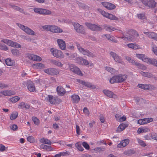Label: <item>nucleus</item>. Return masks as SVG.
Masks as SVG:
<instances>
[{
    "instance_id": "1",
    "label": "nucleus",
    "mask_w": 157,
    "mask_h": 157,
    "mask_svg": "<svg viewBox=\"0 0 157 157\" xmlns=\"http://www.w3.org/2000/svg\"><path fill=\"white\" fill-rule=\"evenodd\" d=\"M76 46L79 51L82 54L85 55L92 58L96 56L95 54L90 52L88 50L84 49L81 47L80 44L76 43Z\"/></svg>"
},
{
    "instance_id": "2",
    "label": "nucleus",
    "mask_w": 157,
    "mask_h": 157,
    "mask_svg": "<svg viewBox=\"0 0 157 157\" xmlns=\"http://www.w3.org/2000/svg\"><path fill=\"white\" fill-rule=\"evenodd\" d=\"M16 24L21 29L24 31L27 34L31 35H35L34 31L27 26L20 23H17Z\"/></svg>"
},
{
    "instance_id": "3",
    "label": "nucleus",
    "mask_w": 157,
    "mask_h": 157,
    "mask_svg": "<svg viewBox=\"0 0 157 157\" xmlns=\"http://www.w3.org/2000/svg\"><path fill=\"white\" fill-rule=\"evenodd\" d=\"M85 25L89 29L92 31H98L102 30V29L101 26L99 25H96L88 22L86 23Z\"/></svg>"
},
{
    "instance_id": "4",
    "label": "nucleus",
    "mask_w": 157,
    "mask_h": 157,
    "mask_svg": "<svg viewBox=\"0 0 157 157\" xmlns=\"http://www.w3.org/2000/svg\"><path fill=\"white\" fill-rule=\"evenodd\" d=\"M142 3L146 6L150 8L156 7V3L154 0H140Z\"/></svg>"
},
{
    "instance_id": "5",
    "label": "nucleus",
    "mask_w": 157,
    "mask_h": 157,
    "mask_svg": "<svg viewBox=\"0 0 157 157\" xmlns=\"http://www.w3.org/2000/svg\"><path fill=\"white\" fill-rule=\"evenodd\" d=\"M74 29L78 33L85 34L86 33L83 27L78 23H73Z\"/></svg>"
},
{
    "instance_id": "6",
    "label": "nucleus",
    "mask_w": 157,
    "mask_h": 157,
    "mask_svg": "<svg viewBox=\"0 0 157 157\" xmlns=\"http://www.w3.org/2000/svg\"><path fill=\"white\" fill-rule=\"evenodd\" d=\"M34 11L36 13L42 15H49L52 13L51 11L48 10L39 8H35Z\"/></svg>"
},
{
    "instance_id": "7",
    "label": "nucleus",
    "mask_w": 157,
    "mask_h": 157,
    "mask_svg": "<svg viewBox=\"0 0 157 157\" xmlns=\"http://www.w3.org/2000/svg\"><path fill=\"white\" fill-rule=\"evenodd\" d=\"M44 71L45 73L51 75H57L59 72L58 69L54 68L45 69L44 70Z\"/></svg>"
},
{
    "instance_id": "8",
    "label": "nucleus",
    "mask_w": 157,
    "mask_h": 157,
    "mask_svg": "<svg viewBox=\"0 0 157 157\" xmlns=\"http://www.w3.org/2000/svg\"><path fill=\"white\" fill-rule=\"evenodd\" d=\"M69 68L72 71L74 72L77 74L82 76V73H81L80 69L77 67L76 66L73 64H69Z\"/></svg>"
},
{
    "instance_id": "9",
    "label": "nucleus",
    "mask_w": 157,
    "mask_h": 157,
    "mask_svg": "<svg viewBox=\"0 0 157 157\" xmlns=\"http://www.w3.org/2000/svg\"><path fill=\"white\" fill-rule=\"evenodd\" d=\"M50 51L53 55L58 58H61L63 57V54L62 52L59 50L52 48Z\"/></svg>"
},
{
    "instance_id": "10",
    "label": "nucleus",
    "mask_w": 157,
    "mask_h": 157,
    "mask_svg": "<svg viewBox=\"0 0 157 157\" xmlns=\"http://www.w3.org/2000/svg\"><path fill=\"white\" fill-rule=\"evenodd\" d=\"M77 82L82 84V85L88 88L93 89H94L96 88V86L95 85H93L90 82H85L84 81L80 79H77Z\"/></svg>"
},
{
    "instance_id": "11",
    "label": "nucleus",
    "mask_w": 157,
    "mask_h": 157,
    "mask_svg": "<svg viewBox=\"0 0 157 157\" xmlns=\"http://www.w3.org/2000/svg\"><path fill=\"white\" fill-rule=\"evenodd\" d=\"M144 60L148 64L157 67V60L156 59L147 57V59H144Z\"/></svg>"
},
{
    "instance_id": "12",
    "label": "nucleus",
    "mask_w": 157,
    "mask_h": 157,
    "mask_svg": "<svg viewBox=\"0 0 157 157\" xmlns=\"http://www.w3.org/2000/svg\"><path fill=\"white\" fill-rule=\"evenodd\" d=\"M27 86L28 90L30 92H34L35 90L34 83L32 81L29 80L27 82Z\"/></svg>"
},
{
    "instance_id": "13",
    "label": "nucleus",
    "mask_w": 157,
    "mask_h": 157,
    "mask_svg": "<svg viewBox=\"0 0 157 157\" xmlns=\"http://www.w3.org/2000/svg\"><path fill=\"white\" fill-rule=\"evenodd\" d=\"M57 42L59 48L61 50H65L66 48V44L65 41L62 39H58L57 40Z\"/></svg>"
},
{
    "instance_id": "14",
    "label": "nucleus",
    "mask_w": 157,
    "mask_h": 157,
    "mask_svg": "<svg viewBox=\"0 0 157 157\" xmlns=\"http://www.w3.org/2000/svg\"><path fill=\"white\" fill-rule=\"evenodd\" d=\"M110 54L116 62L122 63V61L121 59V57L119 56L117 54L113 52H110Z\"/></svg>"
},
{
    "instance_id": "15",
    "label": "nucleus",
    "mask_w": 157,
    "mask_h": 157,
    "mask_svg": "<svg viewBox=\"0 0 157 157\" xmlns=\"http://www.w3.org/2000/svg\"><path fill=\"white\" fill-rule=\"evenodd\" d=\"M144 33L147 35L149 38L155 40L157 41V34L154 32H144Z\"/></svg>"
},
{
    "instance_id": "16",
    "label": "nucleus",
    "mask_w": 157,
    "mask_h": 157,
    "mask_svg": "<svg viewBox=\"0 0 157 157\" xmlns=\"http://www.w3.org/2000/svg\"><path fill=\"white\" fill-rule=\"evenodd\" d=\"M29 59L36 61H40L42 60L41 58L39 56L33 54H30L28 56Z\"/></svg>"
},
{
    "instance_id": "17",
    "label": "nucleus",
    "mask_w": 157,
    "mask_h": 157,
    "mask_svg": "<svg viewBox=\"0 0 157 157\" xmlns=\"http://www.w3.org/2000/svg\"><path fill=\"white\" fill-rule=\"evenodd\" d=\"M46 98L52 104H56L57 103V101L58 99L56 98H54L52 95H48V98L47 97Z\"/></svg>"
},
{
    "instance_id": "18",
    "label": "nucleus",
    "mask_w": 157,
    "mask_h": 157,
    "mask_svg": "<svg viewBox=\"0 0 157 157\" xmlns=\"http://www.w3.org/2000/svg\"><path fill=\"white\" fill-rule=\"evenodd\" d=\"M56 90L58 94L61 96L64 95L66 93V91L61 86H58L57 87Z\"/></svg>"
},
{
    "instance_id": "19",
    "label": "nucleus",
    "mask_w": 157,
    "mask_h": 157,
    "mask_svg": "<svg viewBox=\"0 0 157 157\" xmlns=\"http://www.w3.org/2000/svg\"><path fill=\"white\" fill-rule=\"evenodd\" d=\"M129 142V140L128 139H125L122 140L120 144L117 145L118 147H123L126 146L128 144Z\"/></svg>"
},
{
    "instance_id": "20",
    "label": "nucleus",
    "mask_w": 157,
    "mask_h": 157,
    "mask_svg": "<svg viewBox=\"0 0 157 157\" xmlns=\"http://www.w3.org/2000/svg\"><path fill=\"white\" fill-rule=\"evenodd\" d=\"M129 63H132L133 65H135L137 67L141 68L143 69H146V66L143 65L139 63L136 62L135 60L132 59H131Z\"/></svg>"
},
{
    "instance_id": "21",
    "label": "nucleus",
    "mask_w": 157,
    "mask_h": 157,
    "mask_svg": "<svg viewBox=\"0 0 157 157\" xmlns=\"http://www.w3.org/2000/svg\"><path fill=\"white\" fill-rule=\"evenodd\" d=\"M119 74L118 75H115L113 76L112 78H111L109 80V82L111 83H119L120 80Z\"/></svg>"
},
{
    "instance_id": "22",
    "label": "nucleus",
    "mask_w": 157,
    "mask_h": 157,
    "mask_svg": "<svg viewBox=\"0 0 157 157\" xmlns=\"http://www.w3.org/2000/svg\"><path fill=\"white\" fill-rule=\"evenodd\" d=\"M7 44L9 46L17 48H20L21 47V45L20 44L10 40H9Z\"/></svg>"
},
{
    "instance_id": "23",
    "label": "nucleus",
    "mask_w": 157,
    "mask_h": 157,
    "mask_svg": "<svg viewBox=\"0 0 157 157\" xmlns=\"http://www.w3.org/2000/svg\"><path fill=\"white\" fill-rule=\"evenodd\" d=\"M103 92L104 94L109 98H113L116 96L113 92L107 90H104Z\"/></svg>"
},
{
    "instance_id": "24",
    "label": "nucleus",
    "mask_w": 157,
    "mask_h": 157,
    "mask_svg": "<svg viewBox=\"0 0 157 157\" xmlns=\"http://www.w3.org/2000/svg\"><path fill=\"white\" fill-rule=\"evenodd\" d=\"M54 26L50 25H45L43 26V28L47 31L54 33Z\"/></svg>"
},
{
    "instance_id": "25",
    "label": "nucleus",
    "mask_w": 157,
    "mask_h": 157,
    "mask_svg": "<svg viewBox=\"0 0 157 157\" xmlns=\"http://www.w3.org/2000/svg\"><path fill=\"white\" fill-rule=\"evenodd\" d=\"M71 101L74 103H77L79 101L80 98L78 95L73 94L71 96Z\"/></svg>"
},
{
    "instance_id": "26",
    "label": "nucleus",
    "mask_w": 157,
    "mask_h": 157,
    "mask_svg": "<svg viewBox=\"0 0 157 157\" xmlns=\"http://www.w3.org/2000/svg\"><path fill=\"white\" fill-rule=\"evenodd\" d=\"M77 60L79 62V63L82 65H87L89 64L88 61L82 58H78Z\"/></svg>"
},
{
    "instance_id": "27",
    "label": "nucleus",
    "mask_w": 157,
    "mask_h": 157,
    "mask_svg": "<svg viewBox=\"0 0 157 157\" xmlns=\"http://www.w3.org/2000/svg\"><path fill=\"white\" fill-rule=\"evenodd\" d=\"M11 52L13 55L17 56H18L21 55V53L16 48L12 49Z\"/></svg>"
},
{
    "instance_id": "28",
    "label": "nucleus",
    "mask_w": 157,
    "mask_h": 157,
    "mask_svg": "<svg viewBox=\"0 0 157 157\" xmlns=\"http://www.w3.org/2000/svg\"><path fill=\"white\" fill-rule=\"evenodd\" d=\"M140 73L144 76L150 78H153V75L151 73L144 72L141 71Z\"/></svg>"
},
{
    "instance_id": "29",
    "label": "nucleus",
    "mask_w": 157,
    "mask_h": 157,
    "mask_svg": "<svg viewBox=\"0 0 157 157\" xmlns=\"http://www.w3.org/2000/svg\"><path fill=\"white\" fill-rule=\"evenodd\" d=\"M120 76V81L119 83H121L127 79V75H126L119 74Z\"/></svg>"
},
{
    "instance_id": "30",
    "label": "nucleus",
    "mask_w": 157,
    "mask_h": 157,
    "mask_svg": "<svg viewBox=\"0 0 157 157\" xmlns=\"http://www.w3.org/2000/svg\"><path fill=\"white\" fill-rule=\"evenodd\" d=\"M127 127V125L125 124H120L118 127L117 131L121 132L125 128Z\"/></svg>"
},
{
    "instance_id": "31",
    "label": "nucleus",
    "mask_w": 157,
    "mask_h": 157,
    "mask_svg": "<svg viewBox=\"0 0 157 157\" xmlns=\"http://www.w3.org/2000/svg\"><path fill=\"white\" fill-rule=\"evenodd\" d=\"M34 67H35L37 69H42L45 68V65L41 63H36L33 64Z\"/></svg>"
},
{
    "instance_id": "32",
    "label": "nucleus",
    "mask_w": 157,
    "mask_h": 157,
    "mask_svg": "<svg viewBox=\"0 0 157 157\" xmlns=\"http://www.w3.org/2000/svg\"><path fill=\"white\" fill-rule=\"evenodd\" d=\"M20 99V98L18 96H15L13 97L10 98L9 99V100L12 103H15Z\"/></svg>"
},
{
    "instance_id": "33",
    "label": "nucleus",
    "mask_w": 157,
    "mask_h": 157,
    "mask_svg": "<svg viewBox=\"0 0 157 157\" xmlns=\"http://www.w3.org/2000/svg\"><path fill=\"white\" fill-rule=\"evenodd\" d=\"M54 33H59L63 32V30L61 29L59 27L55 25L54 27Z\"/></svg>"
},
{
    "instance_id": "34",
    "label": "nucleus",
    "mask_w": 157,
    "mask_h": 157,
    "mask_svg": "<svg viewBox=\"0 0 157 157\" xmlns=\"http://www.w3.org/2000/svg\"><path fill=\"white\" fill-rule=\"evenodd\" d=\"M107 18L110 20H113L117 21L119 19L117 17L115 16L110 13H109L108 15V17H107Z\"/></svg>"
},
{
    "instance_id": "35",
    "label": "nucleus",
    "mask_w": 157,
    "mask_h": 157,
    "mask_svg": "<svg viewBox=\"0 0 157 157\" xmlns=\"http://www.w3.org/2000/svg\"><path fill=\"white\" fill-rule=\"evenodd\" d=\"M138 86L139 87L144 90H147L148 89L149 86L147 84H139Z\"/></svg>"
},
{
    "instance_id": "36",
    "label": "nucleus",
    "mask_w": 157,
    "mask_h": 157,
    "mask_svg": "<svg viewBox=\"0 0 157 157\" xmlns=\"http://www.w3.org/2000/svg\"><path fill=\"white\" fill-rule=\"evenodd\" d=\"M121 38L125 40H132L133 39L132 37L130 36H127V35H123V36L121 37Z\"/></svg>"
},
{
    "instance_id": "37",
    "label": "nucleus",
    "mask_w": 157,
    "mask_h": 157,
    "mask_svg": "<svg viewBox=\"0 0 157 157\" xmlns=\"http://www.w3.org/2000/svg\"><path fill=\"white\" fill-rule=\"evenodd\" d=\"M129 48L133 49H136L138 48V46L136 44H127Z\"/></svg>"
},
{
    "instance_id": "38",
    "label": "nucleus",
    "mask_w": 157,
    "mask_h": 157,
    "mask_svg": "<svg viewBox=\"0 0 157 157\" xmlns=\"http://www.w3.org/2000/svg\"><path fill=\"white\" fill-rule=\"evenodd\" d=\"M98 11L104 17H107L109 13L106 12L105 11L103 10H102L100 9H98Z\"/></svg>"
},
{
    "instance_id": "39",
    "label": "nucleus",
    "mask_w": 157,
    "mask_h": 157,
    "mask_svg": "<svg viewBox=\"0 0 157 157\" xmlns=\"http://www.w3.org/2000/svg\"><path fill=\"white\" fill-rule=\"evenodd\" d=\"M98 11L104 17H107L109 13L106 12L105 11L103 10H102L100 9H98Z\"/></svg>"
},
{
    "instance_id": "40",
    "label": "nucleus",
    "mask_w": 157,
    "mask_h": 157,
    "mask_svg": "<svg viewBox=\"0 0 157 157\" xmlns=\"http://www.w3.org/2000/svg\"><path fill=\"white\" fill-rule=\"evenodd\" d=\"M136 56L138 58L141 59L143 61L145 62L144 59H147V57H145V55L143 54H137L136 55Z\"/></svg>"
},
{
    "instance_id": "41",
    "label": "nucleus",
    "mask_w": 157,
    "mask_h": 157,
    "mask_svg": "<svg viewBox=\"0 0 157 157\" xmlns=\"http://www.w3.org/2000/svg\"><path fill=\"white\" fill-rule=\"evenodd\" d=\"M18 116V113L17 112H16L15 113H12V114H11L10 117V119L11 120H13L17 118V117Z\"/></svg>"
},
{
    "instance_id": "42",
    "label": "nucleus",
    "mask_w": 157,
    "mask_h": 157,
    "mask_svg": "<svg viewBox=\"0 0 157 157\" xmlns=\"http://www.w3.org/2000/svg\"><path fill=\"white\" fill-rule=\"evenodd\" d=\"M41 142L43 144H48L50 145L51 144V142L48 139L43 138L41 140Z\"/></svg>"
},
{
    "instance_id": "43",
    "label": "nucleus",
    "mask_w": 157,
    "mask_h": 157,
    "mask_svg": "<svg viewBox=\"0 0 157 157\" xmlns=\"http://www.w3.org/2000/svg\"><path fill=\"white\" fill-rule=\"evenodd\" d=\"M52 63L54 65L57 66L58 67H62L63 64L59 61L56 60H52Z\"/></svg>"
},
{
    "instance_id": "44",
    "label": "nucleus",
    "mask_w": 157,
    "mask_h": 157,
    "mask_svg": "<svg viewBox=\"0 0 157 157\" xmlns=\"http://www.w3.org/2000/svg\"><path fill=\"white\" fill-rule=\"evenodd\" d=\"M144 124H146L153 121V119L152 118H144L142 119Z\"/></svg>"
},
{
    "instance_id": "45",
    "label": "nucleus",
    "mask_w": 157,
    "mask_h": 157,
    "mask_svg": "<svg viewBox=\"0 0 157 157\" xmlns=\"http://www.w3.org/2000/svg\"><path fill=\"white\" fill-rule=\"evenodd\" d=\"M116 7V6L114 5L111 3L108 2V7H107L106 8L108 10H113L115 9Z\"/></svg>"
},
{
    "instance_id": "46",
    "label": "nucleus",
    "mask_w": 157,
    "mask_h": 157,
    "mask_svg": "<svg viewBox=\"0 0 157 157\" xmlns=\"http://www.w3.org/2000/svg\"><path fill=\"white\" fill-rule=\"evenodd\" d=\"M27 140L31 143H34L35 142L34 137L32 136H29L27 138Z\"/></svg>"
},
{
    "instance_id": "47",
    "label": "nucleus",
    "mask_w": 157,
    "mask_h": 157,
    "mask_svg": "<svg viewBox=\"0 0 157 157\" xmlns=\"http://www.w3.org/2000/svg\"><path fill=\"white\" fill-rule=\"evenodd\" d=\"M76 147L80 151H82L84 150V149L82 146L81 145L78 143H76L75 144Z\"/></svg>"
},
{
    "instance_id": "48",
    "label": "nucleus",
    "mask_w": 157,
    "mask_h": 157,
    "mask_svg": "<svg viewBox=\"0 0 157 157\" xmlns=\"http://www.w3.org/2000/svg\"><path fill=\"white\" fill-rule=\"evenodd\" d=\"M32 120L35 124L38 125L39 123V120L36 117H33L32 118Z\"/></svg>"
},
{
    "instance_id": "49",
    "label": "nucleus",
    "mask_w": 157,
    "mask_h": 157,
    "mask_svg": "<svg viewBox=\"0 0 157 157\" xmlns=\"http://www.w3.org/2000/svg\"><path fill=\"white\" fill-rule=\"evenodd\" d=\"M137 140L139 144L141 146L144 147L146 146V144L142 140L138 138Z\"/></svg>"
},
{
    "instance_id": "50",
    "label": "nucleus",
    "mask_w": 157,
    "mask_h": 157,
    "mask_svg": "<svg viewBox=\"0 0 157 157\" xmlns=\"http://www.w3.org/2000/svg\"><path fill=\"white\" fill-rule=\"evenodd\" d=\"M5 63L8 66H11L13 64V63L11 60L8 59L5 60Z\"/></svg>"
},
{
    "instance_id": "51",
    "label": "nucleus",
    "mask_w": 157,
    "mask_h": 157,
    "mask_svg": "<svg viewBox=\"0 0 157 157\" xmlns=\"http://www.w3.org/2000/svg\"><path fill=\"white\" fill-rule=\"evenodd\" d=\"M137 16L138 18L140 19H144L145 18V16L144 13L137 14Z\"/></svg>"
},
{
    "instance_id": "52",
    "label": "nucleus",
    "mask_w": 157,
    "mask_h": 157,
    "mask_svg": "<svg viewBox=\"0 0 157 157\" xmlns=\"http://www.w3.org/2000/svg\"><path fill=\"white\" fill-rule=\"evenodd\" d=\"M82 145L86 149L88 150L90 149V146L86 142H83Z\"/></svg>"
},
{
    "instance_id": "53",
    "label": "nucleus",
    "mask_w": 157,
    "mask_h": 157,
    "mask_svg": "<svg viewBox=\"0 0 157 157\" xmlns=\"http://www.w3.org/2000/svg\"><path fill=\"white\" fill-rule=\"evenodd\" d=\"M0 49L4 51H6L8 49V48L6 46L5 44H0Z\"/></svg>"
},
{
    "instance_id": "54",
    "label": "nucleus",
    "mask_w": 157,
    "mask_h": 157,
    "mask_svg": "<svg viewBox=\"0 0 157 157\" xmlns=\"http://www.w3.org/2000/svg\"><path fill=\"white\" fill-rule=\"evenodd\" d=\"M105 150L104 147H97L95 148L94 150L97 152H100L101 151H103Z\"/></svg>"
},
{
    "instance_id": "55",
    "label": "nucleus",
    "mask_w": 157,
    "mask_h": 157,
    "mask_svg": "<svg viewBox=\"0 0 157 157\" xmlns=\"http://www.w3.org/2000/svg\"><path fill=\"white\" fill-rule=\"evenodd\" d=\"M130 32L137 37L139 36V35L138 32L134 30L131 29L130 30Z\"/></svg>"
},
{
    "instance_id": "56",
    "label": "nucleus",
    "mask_w": 157,
    "mask_h": 157,
    "mask_svg": "<svg viewBox=\"0 0 157 157\" xmlns=\"http://www.w3.org/2000/svg\"><path fill=\"white\" fill-rule=\"evenodd\" d=\"M77 3L80 8L83 9H85L86 6L85 5V4L78 1L77 2Z\"/></svg>"
},
{
    "instance_id": "57",
    "label": "nucleus",
    "mask_w": 157,
    "mask_h": 157,
    "mask_svg": "<svg viewBox=\"0 0 157 157\" xmlns=\"http://www.w3.org/2000/svg\"><path fill=\"white\" fill-rule=\"evenodd\" d=\"M77 56V54L76 53H70L69 56V58L70 59H72L75 58Z\"/></svg>"
},
{
    "instance_id": "58",
    "label": "nucleus",
    "mask_w": 157,
    "mask_h": 157,
    "mask_svg": "<svg viewBox=\"0 0 157 157\" xmlns=\"http://www.w3.org/2000/svg\"><path fill=\"white\" fill-rule=\"evenodd\" d=\"M105 29L106 31L111 32L112 27L110 26H108L107 25H105Z\"/></svg>"
},
{
    "instance_id": "59",
    "label": "nucleus",
    "mask_w": 157,
    "mask_h": 157,
    "mask_svg": "<svg viewBox=\"0 0 157 157\" xmlns=\"http://www.w3.org/2000/svg\"><path fill=\"white\" fill-rule=\"evenodd\" d=\"M109 40L112 41L113 42H114V43H117V40L115 39V37H114L113 36H111Z\"/></svg>"
},
{
    "instance_id": "60",
    "label": "nucleus",
    "mask_w": 157,
    "mask_h": 157,
    "mask_svg": "<svg viewBox=\"0 0 157 157\" xmlns=\"http://www.w3.org/2000/svg\"><path fill=\"white\" fill-rule=\"evenodd\" d=\"M152 49L155 54L157 55V47L156 46H154L152 47Z\"/></svg>"
},
{
    "instance_id": "61",
    "label": "nucleus",
    "mask_w": 157,
    "mask_h": 157,
    "mask_svg": "<svg viewBox=\"0 0 157 157\" xmlns=\"http://www.w3.org/2000/svg\"><path fill=\"white\" fill-rule=\"evenodd\" d=\"M76 133L78 135H80V129L79 128V126L78 125H76Z\"/></svg>"
},
{
    "instance_id": "62",
    "label": "nucleus",
    "mask_w": 157,
    "mask_h": 157,
    "mask_svg": "<svg viewBox=\"0 0 157 157\" xmlns=\"http://www.w3.org/2000/svg\"><path fill=\"white\" fill-rule=\"evenodd\" d=\"M1 94L5 96H7L9 95V92L7 90L2 91L1 92Z\"/></svg>"
},
{
    "instance_id": "63",
    "label": "nucleus",
    "mask_w": 157,
    "mask_h": 157,
    "mask_svg": "<svg viewBox=\"0 0 157 157\" xmlns=\"http://www.w3.org/2000/svg\"><path fill=\"white\" fill-rule=\"evenodd\" d=\"M25 104L24 102H23L20 103L19 105L18 108L20 109L24 108Z\"/></svg>"
},
{
    "instance_id": "64",
    "label": "nucleus",
    "mask_w": 157,
    "mask_h": 157,
    "mask_svg": "<svg viewBox=\"0 0 157 157\" xmlns=\"http://www.w3.org/2000/svg\"><path fill=\"white\" fill-rule=\"evenodd\" d=\"M152 139L157 140V134L155 133L151 135Z\"/></svg>"
}]
</instances>
